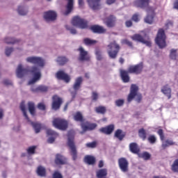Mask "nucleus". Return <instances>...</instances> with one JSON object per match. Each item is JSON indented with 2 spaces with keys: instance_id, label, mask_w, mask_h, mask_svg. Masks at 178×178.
<instances>
[{
  "instance_id": "obj_1",
  "label": "nucleus",
  "mask_w": 178,
  "mask_h": 178,
  "mask_svg": "<svg viewBox=\"0 0 178 178\" xmlns=\"http://www.w3.org/2000/svg\"><path fill=\"white\" fill-rule=\"evenodd\" d=\"M144 70V63L143 62L135 65H130L128 70H120V76L123 83H129L130 81V74H141Z\"/></svg>"
},
{
  "instance_id": "obj_2",
  "label": "nucleus",
  "mask_w": 178,
  "mask_h": 178,
  "mask_svg": "<svg viewBox=\"0 0 178 178\" xmlns=\"http://www.w3.org/2000/svg\"><path fill=\"white\" fill-rule=\"evenodd\" d=\"M67 137V146L70 148L73 161H76L77 159V149L76 147V145L74 144V132L73 133L72 131H69Z\"/></svg>"
},
{
  "instance_id": "obj_3",
  "label": "nucleus",
  "mask_w": 178,
  "mask_h": 178,
  "mask_svg": "<svg viewBox=\"0 0 178 178\" xmlns=\"http://www.w3.org/2000/svg\"><path fill=\"white\" fill-rule=\"evenodd\" d=\"M107 54L111 59H116L118 54L120 51V45L116 43V41L111 42L108 46Z\"/></svg>"
},
{
  "instance_id": "obj_4",
  "label": "nucleus",
  "mask_w": 178,
  "mask_h": 178,
  "mask_svg": "<svg viewBox=\"0 0 178 178\" xmlns=\"http://www.w3.org/2000/svg\"><path fill=\"white\" fill-rule=\"evenodd\" d=\"M155 42L161 49L166 47V34H165V30L163 29H159L158 30Z\"/></svg>"
},
{
  "instance_id": "obj_5",
  "label": "nucleus",
  "mask_w": 178,
  "mask_h": 178,
  "mask_svg": "<svg viewBox=\"0 0 178 178\" xmlns=\"http://www.w3.org/2000/svg\"><path fill=\"white\" fill-rule=\"evenodd\" d=\"M138 92V86H137L136 84H132L131 86L130 92L128 95L127 97V102H131L133 101L134 98H136V101L138 102V104L141 102V100L143 99V96L141 95L137 94Z\"/></svg>"
},
{
  "instance_id": "obj_6",
  "label": "nucleus",
  "mask_w": 178,
  "mask_h": 178,
  "mask_svg": "<svg viewBox=\"0 0 178 178\" xmlns=\"http://www.w3.org/2000/svg\"><path fill=\"white\" fill-rule=\"evenodd\" d=\"M20 109L26 120L31 122V124L33 127L35 132L36 134L40 133V131H41V124L39 122H33L30 120L29 115H27V112L26 111V106L24 105V102H21Z\"/></svg>"
},
{
  "instance_id": "obj_7",
  "label": "nucleus",
  "mask_w": 178,
  "mask_h": 178,
  "mask_svg": "<svg viewBox=\"0 0 178 178\" xmlns=\"http://www.w3.org/2000/svg\"><path fill=\"white\" fill-rule=\"evenodd\" d=\"M52 124L54 127L58 130H62L63 131L67 130V127H69V122L67 120L59 118H54L52 121Z\"/></svg>"
},
{
  "instance_id": "obj_8",
  "label": "nucleus",
  "mask_w": 178,
  "mask_h": 178,
  "mask_svg": "<svg viewBox=\"0 0 178 178\" xmlns=\"http://www.w3.org/2000/svg\"><path fill=\"white\" fill-rule=\"evenodd\" d=\"M72 24L79 29H88V21L81 18L79 16H75L72 18Z\"/></svg>"
},
{
  "instance_id": "obj_9",
  "label": "nucleus",
  "mask_w": 178,
  "mask_h": 178,
  "mask_svg": "<svg viewBox=\"0 0 178 178\" xmlns=\"http://www.w3.org/2000/svg\"><path fill=\"white\" fill-rule=\"evenodd\" d=\"M51 99V109H53V111H58V109H60V106H62V104H63V99L58 95H54L52 96Z\"/></svg>"
},
{
  "instance_id": "obj_10",
  "label": "nucleus",
  "mask_w": 178,
  "mask_h": 178,
  "mask_svg": "<svg viewBox=\"0 0 178 178\" xmlns=\"http://www.w3.org/2000/svg\"><path fill=\"white\" fill-rule=\"evenodd\" d=\"M26 62H28V63H32L33 65H37V66L40 67H44V66H45V61L41 57H28L26 58Z\"/></svg>"
},
{
  "instance_id": "obj_11",
  "label": "nucleus",
  "mask_w": 178,
  "mask_h": 178,
  "mask_svg": "<svg viewBox=\"0 0 178 178\" xmlns=\"http://www.w3.org/2000/svg\"><path fill=\"white\" fill-rule=\"evenodd\" d=\"M83 83V77L79 76L75 79V81L72 86L74 90L71 91V95L72 98H74L77 95V91L81 88V84Z\"/></svg>"
},
{
  "instance_id": "obj_12",
  "label": "nucleus",
  "mask_w": 178,
  "mask_h": 178,
  "mask_svg": "<svg viewBox=\"0 0 178 178\" xmlns=\"http://www.w3.org/2000/svg\"><path fill=\"white\" fill-rule=\"evenodd\" d=\"M31 73H33V77L29 81V86L37 83V81L41 79V72H40V69H38V67L35 66L32 67L31 69Z\"/></svg>"
},
{
  "instance_id": "obj_13",
  "label": "nucleus",
  "mask_w": 178,
  "mask_h": 178,
  "mask_svg": "<svg viewBox=\"0 0 178 178\" xmlns=\"http://www.w3.org/2000/svg\"><path fill=\"white\" fill-rule=\"evenodd\" d=\"M147 15L144 19L145 23L147 24H152L154 23V17H155V9L152 7H149L146 9Z\"/></svg>"
},
{
  "instance_id": "obj_14",
  "label": "nucleus",
  "mask_w": 178,
  "mask_h": 178,
  "mask_svg": "<svg viewBox=\"0 0 178 178\" xmlns=\"http://www.w3.org/2000/svg\"><path fill=\"white\" fill-rule=\"evenodd\" d=\"M118 165L120 170L126 173L129 172V161L126 158L122 157L118 159Z\"/></svg>"
},
{
  "instance_id": "obj_15",
  "label": "nucleus",
  "mask_w": 178,
  "mask_h": 178,
  "mask_svg": "<svg viewBox=\"0 0 178 178\" xmlns=\"http://www.w3.org/2000/svg\"><path fill=\"white\" fill-rule=\"evenodd\" d=\"M131 40L133 41H136L137 42H141L142 44H145V45H147V47H151L152 43L149 40H145L144 39V37L140 34H134L131 37Z\"/></svg>"
},
{
  "instance_id": "obj_16",
  "label": "nucleus",
  "mask_w": 178,
  "mask_h": 178,
  "mask_svg": "<svg viewBox=\"0 0 178 178\" xmlns=\"http://www.w3.org/2000/svg\"><path fill=\"white\" fill-rule=\"evenodd\" d=\"M43 17L46 22H54V20H56V12L52 10L45 12L44 13Z\"/></svg>"
},
{
  "instance_id": "obj_17",
  "label": "nucleus",
  "mask_w": 178,
  "mask_h": 178,
  "mask_svg": "<svg viewBox=\"0 0 178 178\" xmlns=\"http://www.w3.org/2000/svg\"><path fill=\"white\" fill-rule=\"evenodd\" d=\"M56 77L58 80H63L65 83L70 82V76L65 73L63 70L58 71L56 74Z\"/></svg>"
},
{
  "instance_id": "obj_18",
  "label": "nucleus",
  "mask_w": 178,
  "mask_h": 178,
  "mask_svg": "<svg viewBox=\"0 0 178 178\" xmlns=\"http://www.w3.org/2000/svg\"><path fill=\"white\" fill-rule=\"evenodd\" d=\"M100 133L102 134H106V136H111L112 133L115 131V125L111 124L104 127H102L99 129Z\"/></svg>"
},
{
  "instance_id": "obj_19",
  "label": "nucleus",
  "mask_w": 178,
  "mask_h": 178,
  "mask_svg": "<svg viewBox=\"0 0 178 178\" xmlns=\"http://www.w3.org/2000/svg\"><path fill=\"white\" fill-rule=\"evenodd\" d=\"M90 30H91L95 34H105L106 33V29L102 26L97 24L92 25L90 27Z\"/></svg>"
},
{
  "instance_id": "obj_20",
  "label": "nucleus",
  "mask_w": 178,
  "mask_h": 178,
  "mask_svg": "<svg viewBox=\"0 0 178 178\" xmlns=\"http://www.w3.org/2000/svg\"><path fill=\"white\" fill-rule=\"evenodd\" d=\"M90 9L99 10L101 8V0H86Z\"/></svg>"
},
{
  "instance_id": "obj_21",
  "label": "nucleus",
  "mask_w": 178,
  "mask_h": 178,
  "mask_svg": "<svg viewBox=\"0 0 178 178\" xmlns=\"http://www.w3.org/2000/svg\"><path fill=\"white\" fill-rule=\"evenodd\" d=\"M135 6L141 9H148L149 7V0H136L134 2Z\"/></svg>"
},
{
  "instance_id": "obj_22",
  "label": "nucleus",
  "mask_w": 178,
  "mask_h": 178,
  "mask_svg": "<svg viewBox=\"0 0 178 178\" xmlns=\"http://www.w3.org/2000/svg\"><path fill=\"white\" fill-rule=\"evenodd\" d=\"M29 74V70L24 68L22 64H19L17 68L16 74L19 79H23L24 76Z\"/></svg>"
},
{
  "instance_id": "obj_23",
  "label": "nucleus",
  "mask_w": 178,
  "mask_h": 178,
  "mask_svg": "<svg viewBox=\"0 0 178 178\" xmlns=\"http://www.w3.org/2000/svg\"><path fill=\"white\" fill-rule=\"evenodd\" d=\"M104 23L109 29L115 27L116 24V17L113 15H109L108 17H106Z\"/></svg>"
},
{
  "instance_id": "obj_24",
  "label": "nucleus",
  "mask_w": 178,
  "mask_h": 178,
  "mask_svg": "<svg viewBox=\"0 0 178 178\" xmlns=\"http://www.w3.org/2000/svg\"><path fill=\"white\" fill-rule=\"evenodd\" d=\"M78 51H79V60H90V56H88V52L84 50V48H83V47H80L78 49Z\"/></svg>"
},
{
  "instance_id": "obj_25",
  "label": "nucleus",
  "mask_w": 178,
  "mask_h": 178,
  "mask_svg": "<svg viewBox=\"0 0 178 178\" xmlns=\"http://www.w3.org/2000/svg\"><path fill=\"white\" fill-rule=\"evenodd\" d=\"M67 3L65 6V11L64 12V15L67 16V15H70L72 12H73V9H74V0H67Z\"/></svg>"
},
{
  "instance_id": "obj_26",
  "label": "nucleus",
  "mask_w": 178,
  "mask_h": 178,
  "mask_svg": "<svg viewBox=\"0 0 178 178\" xmlns=\"http://www.w3.org/2000/svg\"><path fill=\"white\" fill-rule=\"evenodd\" d=\"M56 165H66L67 163V159L63 155L60 154H56V158L54 160Z\"/></svg>"
},
{
  "instance_id": "obj_27",
  "label": "nucleus",
  "mask_w": 178,
  "mask_h": 178,
  "mask_svg": "<svg viewBox=\"0 0 178 178\" xmlns=\"http://www.w3.org/2000/svg\"><path fill=\"white\" fill-rule=\"evenodd\" d=\"M47 136H51V137L48 139V143L49 144L54 143L55 142V139L56 138V137H58V136H59V134H58V133H56V131H55L52 129H47Z\"/></svg>"
},
{
  "instance_id": "obj_28",
  "label": "nucleus",
  "mask_w": 178,
  "mask_h": 178,
  "mask_svg": "<svg viewBox=\"0 0 178 178\" xmlns=\"http://www.w3.org/2000/svg\"><path fill=\"white\" fill-rule=\"evenodd\" d=\"M81 126L83 130L87 131V130H95L97 125L95 123H90V122L87 121L85 123H82Z\"/></svg>"
},
{
  "instance_id": "obj_29",
  "label": "nucleus",
  "mask_w": 178,
  "mask_h": 178,
  "mask_svg": "<svg viewBox=\"0 0 178 178\" xmlns=\"http://www.w3.org/2000/svg\"><path fill=\"white\" fill-rule=\"evenodd\" d=\"M161 92L168 97V99L172 98V89L169 87V85H165L161 88Z\"/></svg>"
},
{
  "instance_id": "obj_30",
  "label": "nucleus",
  "mask_w": 178,
  "mask_h": 178,
  "mask_svg": "<svg viewBox=\"0 0 178 178\" xmlns=\"http://www.w3.org/2000/svg\"><path fill=\"white\" fill-rule=\"evenodd\" d=\"M83 161L86 165H95V162H97V159L94 156L86 155L83 159Z\"/></svg>"
},
{
  "instance_id": "obj_31",
  "label": "nucleus",
  "mask_w": 178,
  "mask_h": 178,
  "mask_svg": "<svg viewBox=\"0 0 178 178\" xmlns=\"http://www.w3.org/2000/svg\"><path fill=\"white\" fill-rule=\"evenodd\" d=\"M114 137L120 141H123V138L126 137V133L122 129H117L114 133Z\"/></svg>"
},
{
  "instance_id": "obj_32",
  "label": "nucleus",
  "mask_w": 178,
  "mask_h": 178,
  "mask_svg": "<svg viewBox=\"0 0 178 178\" xmlns=\"http://www.w3.org/2000/svg\"><path fill=\"white\" fill-rule=\"evenodd\" d=\"M129 150L132 152V154H136V155H139L140 154V147L136 143H130Z\"/></svg>"
},
{
  "instance_id": "obj_33",
  "label": "nucleus",
  "mask_w": 178,
  "mask_h": 178,
  "mask_svg": "<svg viewBox=\"0 0 178 178\" xmlns=\"http://www.w3.org/2000/svg\"><path fill=\"white\" fill-rule=\"evenodd\" d=\"M74 120H75V122H79L80 123H81V124H83L86 119H84L83 113H81V112L80 111H78L74 115Z\"/></svg>"
},
{
  "instance_id": "obj_34",
  "label": "nucleus",
  "mask_w": 178,
  "mask_h": 178,
  "mask_svg": "<svg viewBox=\"0 0 178 178\" xmlns=\"http://www.w3.org/2000/svg\"><path fill=\"white\" fill-rule=\"evenodd\" d=\"M96 176L97 178L106 177V176H108V170L106 168H103L97 170Z\"/></svg>"
},
{
  "instance_id": "obj_35",
  "label": "nucleus",
  "mask_w": 178,
  "mask_h": 178,
  "mask_svg": "<svg viewBox=\"0 0 178 178\" xmlns=\"http://www.w3.org/2000/svg\"><path fill=\"white\" fill-rule=\"evenodd\" d=\"M36 173L40 177H45L47 176V170L42 165H39L37 168Z\"/></svg>"
},
{
  "instance_id": "obj_36",
  "label": "nucleus",
  "mask_w": 178,
  "mask_h": 178,
  "mask_svg": "<svg viewBox=\"0 0 178 178\" xmlns=\"http://www.w3.org/2000/svg\"><path fill=\"white\" fill-rule=\"evenodd\" d=\"M170 145H176V142H173V140L170 139H167L161 144L163 149H166V148H168V147H170Z\"/></svg>"
},
{
  "instance_id": "obj_37",
  "label": "nucleus",
  "mask_w": 178,
  "mask_h": 178,
  "mask_svg": "<svg viewBox=\"0 0 178 178\" xmlns=\"http://www.w3.org/2000/svg\"><path fill=\"white\" fill-rule=\"evenodd\" d=\"M28 108L31 115L32 116H35V104H34V102H28Z\"/></svg>"
},
{
  "instance_id": "obj_38",
  "label": "nucleus",
  "mask_w": 178,
  "mask_h": 178,
  "mask_svg": "<svg viewBox=\"0 0 178 178\" xmlns=\"http://www.w3.org/2000/svg\"><path fill=\"white\" fill-rule=\"evenodd\" d=\"M95 111L96 113H99L100 115H105L106 113V107L105 106H99L95 107Z\"/></svg>"
},
{
  "instance_id": "obj_39",
  "label": "nucleus",
  "mask_w": 178,
  "mask_h": 178,
  "mask_svg": "<svg viewBox=\"0 0 178 178\" xmlns=\"http://www.w3.org/2000/svg\"><path fill=\"white\" fill-rule=\"evenodd\" d=\"M33 92H47L48 91V87L45 86H40L35 89H32Z\"/></svg>"
},
{
  "instance_id": "obj_40",
  "label": "nucleus",
  "mask_w": 178,
  "mask_h": 178,
  "mask_svg": "<svg viewBox=\"0 0 178 178\" xmlns=\"http://www.w3.org/2000/svg\"><path fill=\"white\" fill-rule=\"evenodd\" d=\"M138 136L143 140V141H145V140H147V131L144 128H141L138 130Z\"/></svg>"
},
{
  "instance_id": "obj_41",
  "label": "nucleus",
  "mask_w": 178,
  "mask_h": 178,
  "mask_svg": "<svg viewBox=\"0 0 178 178\" xmlns=\"http://www.w3.org/2000/svg\"><path fill=\"white\" fill-rule=\"evenodd\" d=\"M139 158H142L144 161H149L151 159V154L147 152H143V153L138 154Z\"/></svg>"
},
{
  "instance_id": "obj_42",
  "label": "nucleus",
  "mask_w": 178,
  "mask_h": 178,
  "mask_svg": "<svg viewBox=\"0 0 178 178\" xmlns=\"http://www.w3.org/2000/svg\"><path fill=\"white\" fill-rule=\"evenodd\" d=\"M83 43L85 45H87L88 47H90L91 45H95L97 44V40H91L90 38H86L83 39Z\"/></svg>"
},
{
  "instance_id": "obj_43",
  "label": "nucleus",
  "mask_w": 178,
  "mask_h": 178,
  "mask_svg": "<svg viewBox=\"0 0 178 178\" xmlns=\"http://www.w3.org/2000/svg\"><path fill=\"white\" fill-rule=\"evenodd\" d=\"M68 59L65 56H58L57 58V62L58 63V65L60 66H63V65H65V63H67Z\"/></svg>"
},
{
  "instance_id": "obj_44",
  "label": "nucleus",
  "mask_w": 178,
  "mask_h": 178,
  "mask_svg": "<svg viewBox=\"0 0 178 178\" xmlns=\"http://www.w3.org/2000/svg\"><path fill=\"white\" fill-rule=\"evenodd\" d=\"M170 59H172V60H176L177 59V49H172L170 50Z\"/></svg>"
},
{
  "instance_id": "obj_45",
  "label": "nucleus",
  "mask_w": 178,
  "mask_h": 178,
  "mask_svg": "<svg viewBox=\"0 0 178 178\" xmlns=\"http://www.w3.org/2000/svg\"><path fill=\"white\" fill-rule=\"evenodd\" d=\"M171 170L175 173H178V159H175L171 165Z\"/></svg>"
},
{
  "instance_id": "obj_46",
  "label": "nucleus",
  "mask_w": 178,
  "mask_h": 178,
  "mask_svg": "<svg viewBox=\"0 0 178 178\" xmlns=\"http://www.w3.org/2000/svg\"><path fill=\"white\" fill-rule=\"evenodd\" d=\"M4 42L6 44H16V42H19V40H15L13 38H6Z\"/></svg>"
},
{
  "instance_id": "obj_47",
  "label": "nucleus",
  "mask_w": 178,
  "mask_h": 178,
  "mask_svg": "<svg viewBox=\"0 0 178 178\" xmlns=\"http://www.w3.org/2000/svg\"><path fill=\"white\" fill-rule=\"evenodd\" d=\"M95 55L97 60H102L104 57H102V51L99 50V49H95Z\"/></svg>"
},
{
  "instance_id": "obj_48",
  "label": "nucleus",
  "mask_w": 178,
  "mask_h": 178,
  "mask_svg": "<svg viewBox=\"0 0 178 178\" xmlns=\"http://www.w3.org/2000/svg\"><path fill=\"white\" fill-rule=\"evenodd\" d=\"M147 141L149 143V144H155L156 143V136L155 135H150L147 138Z\"/></svg>"
},
{
  "instance_id": "obj_49",
  "label": "nucleus",
  "mask_w": 178,
  "mask_h": 178,
  "mask_svg": "<svg viewBox=\"0 0 178 178\" xmlns=\"http://www.w3.org/2000/svg\"><path fill=\"white\" fill-rule=\"evenodd\" d=\"M36 148H37V146H31L26 149V151L29 155H33L35 154Z\"/></svg>"
},
{
  "instance_id": "obj_50",
  "label": "nucleus",
  "mask_w": 178,
  "mask_h": 178,
  "mask_svg": "<svg viewBox=\"0 0 178 178\" xmlns=\"http://www.w3.org/2000/svg\"><path fill=\"white\" fill-rule=\"evenodd\" d=\"M17 12L21 16H25V15H27V11L24 10V8L22 6L18 7Z\"/></svg>"
},
{
  "instance_id": "obj_51",
  "label": "nucleus",
  "mask_w": 178,
  "mask_h": 178,
  "mask_svg": "<svg viewBox=\"0 0 178 178\" xmlns=\"http://www.w3.org/2000/svg\"><path fill=\"white\" fill-rule=\"evenodd\" d=\"M38 108L39 111H46L47 110V106L45 105V103L44 102H40L38 104Z\"/></svg>"
},
{
  "instance_id": "obj_52",
  "label": "nucleus",
  "mask_w": 178,
  "mask_h": 178,
  "mask_svg": "<svg viewBox=\"0 0 178 178\" xmlns=\"http://www.w3.org/2000/svg\"><path fill=\"white\" fill-rule=\"evenodd\" d=\"M131 20L135 22V23H138L140 22V15L138 13H135L132 15Z\"/></svg>"
},
{
  "instance_id": "obj_53",
  "label": "nucleus",
  "mask_w": 178,
  "mask_h": 178,
  "mask_svg": "<svg viewBox=\"0 0 178 178\" xmlns=\"http://www.w3.org/2000/svg\"><path fill=\"white\" fill-rule=\"evenodd\" d=\"M115 104L116 106H118V107L123 106V105H124V99H117Z\"/></svg>"
},
{
  "instance_id": "obj_54",
  "label": "nucleus",
  "mask_w": 178,
  "mask_h": 178,
  "mask_svg": "<svg viewBox=\"0 0 178 178\" xmlns=\"http://www.w3.org/2000/svg\"><path fill=\"white\" fill-rule=\"evenodd\" d=\"M157 134L160 137L161 141H163V140H165V134H163V129H159L157 131Z\"/></svg>"
},
{
  "instance_id": "obj_55",
  "label": "nucleus",
  "mask_w": 178,
  "mask_h": 178,
  "mask_svg": "<svg viewBox=\"0 0 178 178\" xmlns=\"http://www.w3.org/2000/svg\"><path fill=\"white\" fill-rule=\"evenodd\" d=\"M86 147H87V148H97V142L93 141L92 143H88L86 144Z\"/></svg>"
},
{
  "instance_id": "obj_56",
  "label": "nucleus",
  "mask_w": 178,
  "mask_h": 178,
  "mask_svg": "<svg viewBox=\"0 0 178 178\" xmlns=\"http://www.w3.org/2000/svg\"><path fill=\"white\" fill-rule=\"evenodd\" d=\"M65 29L68 31H70L71 34H77V31H76V29H74V28L69 26L68 25L65 26Z\"/></svg>"
},
{
  "instance_id": "obj_57",
  "label": "nucleus",
  "mask_w": 178,
  "mask_h": 178,
  "mask_svg": "<svg viewBox=\"0 0 178 178\" xmlns=\"http://www.w3.org/2000/svg\"><path fill=\"white\" fill-rule=\"evenodd\" d=\"M52 178H63V175L59 171H55L52 175Z\"/></svg>"
},
{
  "instance_id": "obj_58",
  "label": "nucleus",
  "mask_w": 178,
  "mask_h": 178,
  "mask_svg": "<svg viewBox=\"0 0 178 178\" xmlns=\"http://www.w3.org/2000/svg\"><path fill=\"white\" fill-rule=\"evenodd\" d=\"M13 52V48L7 47L6 49V56H10V54Z\"/></svg>"
},
{
  "instance_id": "obj_59",
  "label": "nucleus",
  "mask_w": 178,
  "mask_h": 178,
  "mask_svg": "<svg viewBox=\"0 0 178 178\" xmlns=\"http://www.w3.org/2000/svg\"><path fill=\"white\" fill-rule=\"evenodd\" d=\"M92 101H97L98 100V93H97V92H92Z\"/></svg>"
},
{
  "instance_id": "obj_60",
  "label": "nucleus",
  "mask_w": 178,
  "mask_h": 178,
  "mask_svg": "<svg viewBox=\"0 0 178 178\" xmlns=\"http://www.w3.org/2000/svg\"><path fill=\"white\" fill-rule=\"evenodd\" d=\"M124 44H126V45H127L130 48H133V42H131L129 40H124Z\"/></svg>"
},
{
  "instance_id": "obj_61",
  "label": "nucleus",
  "mask_w": 178,
  "mask_h": 178,
  "mask_svg": "<svg viewBox=\"0 0 178 178\" xmlns=\"http://www.w3.org/2000/svg\"><path fill=\"white\" fill-rule=\"evenodd\" d=\"M3 83L4 86H12V81L9 79H4Z\"/></svg>"
},
{
  "instance_id": "obj_62",
  "label": "nucleus",
  "mask_w": 178,
  "mask_h": 178,
  "mask_svg": "<svg viewBox=\"0 0 178 178\" xmlns=\"http://www.w3.org/2000/svg\"><path fill=\"white\" fill-rule=\"evenodd\" d=\"M126 27H131L133 26V22L131 20H127L125 22Z\"/></svg>"
},
{
  "instance_id": "obj_63",
  "label": "nucleus",
  "mask_w": 178,
  "mask_h": 178,
  "mask_svg": "<svg viewBox=\"0 0 178 178\" xmlns=\"http://www.w3.org/2000/svg\"><path fill=\"white\" fill-rule=\"evenodd\" d=\"M78 3H79V8H83V6L84 5V1L83 0H78Z\"/></svg>"
},
{
  "instance_id": "obj_64",
  "label": "nucleus",
  "mask_w": 178,
  "mask_h": 178,
  "mask_svg": "<svg viewBox=\"0 0 178 178\" xmlns=\"http://www.w3.org/2000/svg\"><path fill=\"white\" fill-rule=\"evenodd\" d=\"M174 9H177V10H178V0H176L174 2Z\"/></svg>"
}]
</instances>
